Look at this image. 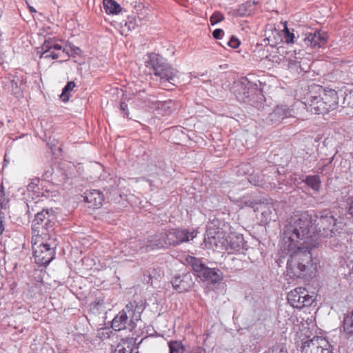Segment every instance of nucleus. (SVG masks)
I'll return each mask as SVG.
<instances>
[{
  "instance_id": "obj_6",
  "label": "nucleus",
  "mask_w": 353,
  "mask_h": 353,
  "mask_svg": "<svg viewBox=\"0 0 353 353\" xmlns=\"http://www.w3.org/2000/svg\"><path fill=\"white\" fill-rule=\"evenodd\" d=\"M185 261L203 281L216 283L222 279V274L219 270L207 267L199 259L188 256L185 258Z\"/></svg>"
},
{
  "instance_id": "obj_38",
  "label": "nucleus",
  "mask_w": 353,
  "mask_h": 353,
  "mask_svg": "<svg viewBox=\"0 0 353 353\" xmlns=\"http://www.w3.org/2000/svg\"><path fill=\"white\" fill-rule=\"evenodd\" d=\"M120 110L122 111L123 117L124 118H128V117H129L128 107V104L125 102H124V101L121 102Z\"/></svg>"
},
{
  "instance_id": "obj_8",
  "label": "nucleus",
  "mask_w": 353,
  "mask_h": 353,
  "mask_svg": "<svg viewBox=\"0 0 353 353\" xmlns=\"http://www.w3.org/2000/svg\"><path fill=\"white\" fill-rule=\"evenodd\" d=\"M288 301L293 307L301 309L312 305L314 301L312 296L302 287L296 288L288 294Z\"/></svg>"
},
{
  "instance_id": "obj_36",
  "label": "nucleus",
  "mask_w": 353,
  "mask_h": 353,
  "mask_svg": "<svg viewBox=\"0 0 353 353\" xmlns=\"http://www.w3.org/2000/svg\"><path fill=\"white\" fill-rule=\"evenodd\" d=\"M284 38L285 39L286 43H294V33L291 32L287 27H285L284 29Z\"/></svg>"
},
{
  "instance_id": "obj_17",
  "label": "nucleus",
  "mask_w": 353,
  "mask_h": 353,
  "mask_svg": "<svg viewBox=\"0 0 353 353\" xmlns=\"http://www.w3.org/2000/svg\"><path fill=\"white\" fill-rule=\"evenodd\" d=\"M172 283L174 290L182 293L189 291L193 287L194 281L192 274L185 273L175 276Z\"/></svg>"
},
{
  "instance_id": "obj_42",
  "label": "nucleus",
  "mask_w": 353,
  "mask_h": 353,
  "mask_svg": "<svg viewBox=\"0 0 353 353\" xmlns=\"http://www.w3.org/2000/svg\"><path fill=\"white\" fill-rule=\"evenodd\" d=\"M348 213L353 217V197L350 199L349 203Z\"/></svg>"
},
{
  "instance_id": "obj_40",
  "label": "nucleus",
  "mask_w": 353,
  "mask_h": 353,
  "mask_svg": "<svg viewBox=\"0 0 353 353\" xmlns=\"http://www.w3.org/2000/svg\"><path fill=\"white\" fill-rule=\"evenodd\" d=\"M321 218H327L330 217L331 219H333L334 221H336V219H334V216L331 214V212L328 210H324L321 216Z\"/></svg>"
},
{
  "instance_id": "obj_14",
  "label": "nucleus",
  "mask_w": 353,
  "mask_h": 353,
  "mask_svg": "<svg viewBox=\"0 0 353 353\" xmlns=\"http://www.w3.org/2000/svg\"><path fill=\"white\" fill-rule=\"evenodd\" d=\"M304 104L306 110L312 114H325L331 111L319 95L310 96Z\"/></svg>"
},
{
  "instance_id": "obj_34",
  "label": "nucleus",
  "mask_w": 353,
  "mask_h": 353,
  "mask_svg": "<svg viewBox=\"0 0 353 353\" xmlns=\"http://www.w3.org/2000/svg\"><path fill=\"white\" fill-rule=\"evenodd\" d=\"M224 19V15L221 12L216 11L210 17V21L211 25L214 26L220 21H222Z\"/></svg>"
},
{
  "instance_id": "obj_15",
  "label": "nucleus",
  "mask_w": 353,
  "mask_h": 353,
  "mask_svg": "<svg viewBox=\"0 0 353 353\" xmlns=\"http://www.w3.org/2000/svg\"><path fill=\"white\" fill-rule=\"evenodd\" d=\"M51 222H35L32 225V237H38L43 241H54L51 238L50 231L52 230Z\"/></svg>"
},
{
  "instance_id": "obj_20",
  "label": "nucleus",
  "mask_w": 353,
  "mask_h": 353,
  "mask_svg": "<svg viewBox=\"0 0 353 353\" xmlns=\"http://www.w3.org/2000/svg\"><path fill=\"white\" fill-rule=\"evenodd\" d=\"M20 79L17 76L8 74L2 79V84L4 90L13 95H18L21 93L19 86Z\"/></svg>"
},
{
  "instance_id": "obj_25",
  "label": "nucleus",
  "mask_w": 353,
  "mask_h": 353,
  "mask_svg": "<svg viewBox=\"0 0 353 353\" xmlns=\"http://www.w3.org/2000/svg\"><path fill=\"white\" fill-rule=\"evenodd\" d=\"M103 8L105 12L108 14H119L122 8L115 0H103Z\"/></svg>"
},
{
  "instance_id": "obj_3",
  "label": "nucleus",
  "mask_w": 353,
  "mask_h": 353,
  "mask_svg": "<svg viewBox=\"0 0 353 353\" xmlns=\"http://www.w3.org/2000/svg\"><path fill=\"white\" fill-rule=\"evenodd\" d=\"M143 311L141 305L136 301L130 302L113 319L112 327L116 331L128 329L132 330L137 322L140 320L141 314Z\"/></svg>"
},
{
  "instance_id": "obj_33",
  "label": "nucleus",
  "mask_w": 353,
  "mask_h": 353,
  "mask_svg": "<svg viewBox=\"0 0 353 353\" xmlns=\"http://www.w3.org/2000/svg\"><path fill=\"white\" fill-rule=\"evenodd\" d=\"M42 53L41 55V58L44 59H57L59 57L60 53L56 52L54 50L48 49L46 50V49H41Z\"/></svg>"
},
{
  "instance_id": "obj_24",
  "label": "nucleus",
  "mask_w": 353,
  "mask_h": 353,
  "mask_svg": "<svg viewBox=\"0 0 353 353\" xmlns=\"http://www.w3.org/2000/svg\"><path fill=\"white\" fill-rule=\"evenodd\" d=\"M268 178L265 179V175L262 174H251L248 178V181L250 183L255 186L261 187L265 190L272 187L270 182L268 181Z\"/></svg>"
},
{
  "instance_id": "obj_26",
  "label": "nucleus",
  "mask_w": 353,
  "mask_h": 353,
  "mask_svg": "<svg viewBox=\"0 0 353 353\" xmlns=\"http://www.w3.org/2000/svg\"><path fill=\"white\" fill-rule=\"evenodd\" d=\"M307 185L316 192H319L321 187V179L318 175H308L303 180Z\"/></svg>"
},
{
  "instance_id": "obj_32",
  "label": "nucleus",
  "mask_w": 353,
  "mask_h": 353,
  "mask_svg": "<svg viewBox=\"0 0 353 353\" xmlns=\"http://www.w3.org/2000/svg\"><path fill=\"white\" fill-rule=\"evenodd\" d=\"M113 353H134V352L128 343L122 342L117 345Z\"/></svg>"
},
{
  "instance_id": "obj_49",
  "label": "nucleus",
  "mask_w": 353,
  "mask_h": 353,
  "mask_svg": "<svg viewBox=\"0 0 353 353\" xmlns=\"http://www.w3.org/2000/svg\"><path fill=\"white\" fill-rule=\"evenodd\" d=\"M31 10L32 12H35V10H34V9H33V8H31V10Z\"/></svg>"
},
{
  "instance_id": "obj_11",
  "label": "nucleus",
  "mask_w": 353,
  "mask_h": 353,
  "mask_svg": "<svg viewBox=\"0 0 353 353\" xmlns=\"http://www.w3.org/2000/svg\"><path fill=\"white\" fill-rule=\"evenodd\" d=\"M328 39L327 32L316 30L313 32H307L305 34L303 41L307 46L314 48L324 47Z\"/></svg>"
},
{
  "instance_id": "obj_47",
  "label": "nucleus",
  "mask_w": 353,
  "mask_h": 353,
  "mask_svg": "<svg viewBox=\"0 0 353 353\" xmlns=\"http://www.w3.org/2000/svg\"><path fill=\"white\" fill-rule=\"evenodd\" d=\"M303 218L305 219L304 221H307V218L303 217V214H301V217H299L296 221H303Z\"/></svg>"
},
{
  "instance_id": "obj_2",
  "label": "nucleus",
  "mask_w": 353,
  "mask_h": 353,
  "mask_svg": "<svg viewBox=\"0 0 353 353\" xmlns=\"http://www.w3.org/2000/svg\"><path fill=\"white\" fill-rule=\"evenodd\" d=\"M209 222L204 243L208 248L217 252L234 253L243 249L245 241L242 234L234 231L239 226L238 222Z\"/></svg>"
},
{
  "instance_id": "obj_27",
  "label": "nucleus",
  "mask_w": 353,
  "mask_h": 353,
  "mask_svg": "<svg viewBox=\"0 0 353 353\" xmlns=\"http://www.w3.org/2000/svg\"><path fill=\"white\" fill-rule=\"evenodd\" d=\"M41 49H46V50L52 49L55 52L58 51L59 53L61 52L63 53L65 52V50L63 48L60 44L57 43L54 38H48L46 39L41 46Z\"/></svg>"
},
{
  "instance_id": "obj_19",
  "label": "nucleus",
  "mask_w": 353,
  "mask_h": 353,
  "mask_svg": "<svg viewBox=\"0 0 353 353\" xmlns=\"http://www.w3.org/2000/svg\"><path fill=\"white\" fill-rule=\"evenodd\" d=\"M323 345L329 346L328 342L319 336L313 337L303 343L301 353H320Z\"/></svg>"
},
{
  "instance_id": "obj_22",
  "label": "nucleus",
  "mask_w": 353,
  "mask_h": 353,
  "mask_svg": "<svg viewBox=\"0 0 353 353\" xmlns=\"http://www.w3.org/2000/svg\"><path fill=\"white\" fill-rule=\"evenodd\" d=\"M169 245L166 243V237L164 234H156L145 239L146 252L154 249H159Z\"/></svg>"
},
{
  "instance_id": "obj_7",
  "label": "nucleus",
  "mask_w": 353,
  "mask_h": 353,
  "mask_svg": "<svg viewBox=\"0 0 353 353\" xmlns=\"http://www.w3.org/2000/svg\"><path fill=\"white\" fill-rule=\"evenodd\" d=\"M234 93L236 99L244 103H248L257 109L263 107L261 101L263 96L258 94L254 88L248 87L244 82L238 83L234 88Z\"/></svg>"
},
{
  "instance_id": "obj_43",
  "label": "nucleus",
  "mask_w": 353,
  "mask_h": 353,
  "mask_svg": "<svg viewBox=\"0 0 353 353\" xmlns=\"http://www.w3.org/2000/svg\"><path fill=\"white\" fill-rule=\"evenodd\" d=\"M187 353H205V350L201 347H199L196 350L190 351Z\"/></svg>"
},
{
  "instance_id": "obj_48",
  "label": "nucleus",
  "mask_w": 353,
  "mask_h": 353,
  "mask_svg": "<svg viewBox=\"0 0 353 353\" xmlns=\"http://www.w3.org/2000/svg\"><path fill=\"white\" fill-rule=\"evenodd\" d=\"M325 165H323L322 167L319 168V173H323V172L324 171V168H325Z\"/></svg>"
},
{
  "instance_id": "obj_37",
  "label": "nucleus",
  "mask_w": 353,
  "mask_h": 353,
  "mask_svg": "<svg viewBox=\"0 0 353 353\" xmlns=\"http://www.w3.org/2000/svg\"><path fill=\"white\" fill-rule=\"evenodd\" d=\"M227 45L232 48H237L240 45V41L237 38L232 36L227 42Z\"/></svg>"
},
{
  "instance_id": "obj_45",
  "label": "nucleus",
  "mask_w": 353,
  "mask_h": 353,
  "mask_svg": "<svg viewBox=\"0 0 353 353\" xmlns=\"http://www.w3.org/2000/svg\"><path fill=\"white\" fill-rule=\"evenodd\" d=\"M0 58L2 60V61L3 62L4 61V59L6 58V56L5 54V52L1 54L0 55Z\"/></svg>"
},
{
  "instance_id": "obj_16",
  "label": "nucleus",
  "mask_w": 353,
  "mask_h": 353,
  "mask_svg": "<svg viewBox=\"0 0 353 353\" xmlns=\"http://www.w3.org/2000/svg\"><path fill=\"white\" fill-rule=\"evenodd\" d=\"M121 250L125 255H133L139 251L146 252L145 239H130L121 244Z\"/></svg>"
},
{
  "instance_id": "obj_31",
  "label": "nucleus",
  "mask_w": 353,
  "mask_h": 353,
  "mask_svg": "<svg viewBox=\"0 0 353 353\" xmlns=\"http://www.w3.org/2000/svg\"><path fill=\"white\" fill-rule=\"evenodd\" d=\"M343 330L349 334H353V312L344 319Z\"/></svg>"
},
{
  "instance_id": "obj_46",
  "label": "nucleus",
  "mask_w": 353,
  "mask_h": 353,
  "mask_svg": "<svg viewBox=\"0 0 353 353\" xmlns=\"http://www.w3.org/2000/svg\"><path fill=\"white\" fill-rule=\"evenodd\" d=\"M51 175H52V172L49 170L48 171H46V173H45V176L47 178H48Z\"/></svg>"
},
{
  "instance_id": "obj_41",
  "label": "nucleus",
  "mask_w": 353,
  "mask_h": 353,
  "mask_svg": "<svg viewBox=\"0 0 353 353\" xmlns=\"http://www.w3.org/2000/svg\"><path fill=\"white\" fill-rule=\"evenodd\" d=\"M320 353H333L330 345L329 346L323 345Z\"/></svg>"
},
{
  "instance_id": "obj_13",
  "label": "nucleus",
  "mask_w": 353,
  "mask_h": 353,
  "mask_svg": "<svg viewBox=\"0 0 353 353\" xmlns=\"http://www.w3.org/2000/svg\"><path fill=\"white\" fill-rule=\"evenodd\" d=\"M318 92L319 96L325 103V105H327L330 110H334L337 108L339 97L335 90L318 86Z\"/></svg>"
},
{
  "instance_id": "obj_28",
  "label": "nucleus",
  "mask_w": 353,
  "mask_h": 353,
  "mask_svg": "<svg viewBox=\"0 0 353 353\" xmlns=\"http://www.w3.org/2000/svg\"><path fill=\"white\" fill-rule=\"evenodd\" d=\"M53 213H54V211L52 210H48V209L43 210L41 212H38L35 214L34 221H44V220L52 221V219H53L54 218Z\"/></svg>"
},
{
  "instance_id": "obj_21",
  "label": "nucleus",
  "mask_w": 353,
  "mask_h": 353,
  "mask_svg": "<svg viewBox=\"0 0 353 353\" xmlns=\"http://www.w3.org/2000/svg\"><path fill=\"white\" fill-rule=\"evenodd\" d=\"M83 198L84 201L88 204V208H99L103 201V194L97 190L85 192Z\"/></svg>"
},
{
  "instance_id": "obj_10",
  "label": "nucleus",
  "mask_w": 353,
  "mask_h": 353,
  "mask_svg": "<svg viewBox=\"0 0 353 353\" xmlns=\"http://www.w3.org/2000/svg\"><path fill=\"white\" fill-rule=\"evenodd\" d=\"M294 113L292 108L287 105H278L266 117V122L269 124L277 123L284 119L293 117Z\"/></svg>"
},
{
  "instance_id": "obj_30",
  "label": "nucleus",
  "mask_w": 353,
  "mask_h": 353,
  "mask_svg": "<svg viewBox=\"0 0 353 353\" xmlns=\"http://www.w3.org/2000/svg\"><path fill=\"white\" fill-rule=\"evenodd\" d=\"M170 349L169 353H183L184 351L183 345L181 341H170L168 343Z\"/></svg>"
},
{
  "instance_id": "obj_35",
  "label": "nucleus",
  "mask_w": 353,
  "mask_h": 353,
  "mask_svg": "<svg viewBox=\"0 0 353 353\" xmlns=\"http://www.w3.org/2000/svg\"><path fill=\"white\" fill-rule=\"evenodd\" d=\"M248 7H251V4L250 2H247L245 3L240 5L237 10L238 14L240 16H246L250 14L251 12V10H248Z\"/></svg>"
},
{
  "instance_id": "obj_29",
  "label": "nucleus",
  "mask_w": 353,
  "mask_h": 353,
  "mask_svg": "<svg viewBox=\"0 0 353 353\" xmlns=\"http://www.w3.org/2000/svg\"><path fill=\"white\" fill-rule=\"evenodd\" d=\"M75 87V83L74 81H69L65 85V86L63 88L62 90V93L60 95V97L63 102L68 101L70 99V92L74 89Z\"/></svg>"
},
{
  "instance_id": "obj_1",
  "label": "nucleus",
  "mask_w": 353,
  "mask_h": 353,
  "mask_svg": "<svg viewBox=\"0 0 353 353\" xmlns=\"http://www.w3.org/2000/svg\"><path fill=\"white\" fill-rule=\"evenodd\" d=\"M316 236H332V230H317L316 222H288L283 231V250L290 254L287 263L290 276L303 278L311 276L316 266L312 261L310 250L316 246Z\"/></svg>"
},
{
  "instance_id": "obj_12",
  "label": "nucleus",
  "mask_w": 353,
  "mask_h": 353,
  "mask_svg": "<svg viewBox=\"0 0 353 353\" xmlns=\"http://www.w3.org/2000/svg\"><path fill=\"white\" fill-rule=\"evenodd\" d=\"M245 204L253 208V211L256 213V218L257 219L260 221L272 220L270 217L272 214L271 208L268 203H265L261 201L248 200L245 201Z\"/></svg>"
},
{
  "instance_id": "obj_4",
  "label": "nucleus",
  "mask_w": 353,
  "mask_h": 353,
  "mask_svg": "<svg viewBox=\"0 0 353 353\" xmlns=\"http://www.w3.org/2000/svg\"><path fill=\"white\" fill-rule=\"evenodd\" d=\"M145 66L152 70L154 74L160 78L161 83L168 82L174 84L177 79V70L165 63L164 59L157 54L149 56Z\"/></svg>"
},
{
  "instance_id": "obj_18",
  "label": "nucleus",
  "mask_w": 353,
  "mask_h": 353,
  "mask_svg": "<svg viewBox=\"0 0 353 353\" xmlns=\"http://www.w3.org/2000/svg\"><path fill=\"white\" fill-rule=\"evenodd\" d=\"M323 345L329 346L328 342L319 336L313 337L303 343L301 353H320Z\"/></svg>"
},
{
  "instance_id": "obj_23",
  "label": "nucleus",
  "mask_w": 353,
  "mask_h": 353,
  "mask_svg": "<svg viewBox=\"0 0 353 353\" xmlns=\"http://www.w3.org/2000/svg\"><path fill=\"white\" fill-rule=\"evenodd\" d=\"M10 205V199L8 195H6L4 186L1 183L0 185V221L8 219L6 214L9 212Z\"/></svg>"
},
{
  "instance_id": "obj_5",
  "label": "nucleus",
  "mask_w": 353,
  "mask_h": 353,
  "mask_svg": "<svg viewBox=\"0 0 353 353\" xmlns=\"http://www.w3.org/2000/svg\"><path fill=\"white\" fill-rule=\"evenodd\" d=\"M57 244L54 241H43L38 237L32 238V249L36 263L48 265L55 257Z\"/></svg>"
},
{
  "instance_id": "obj_39",
  "label": "nucleus",
  "mask_w": 353,
  "mask_h": 353,
  "mask_svg": "<svg viewBox=\"0 0 353 353\" xmlns=\"http://www.w3.org/2000/svg\"><path fill=\"white\" fill-rule=\"evenodd\" d=\"M212 35L215 39H221L224 36V31L221 28L216 29L213 31Z\"/></svg>"
},
{
  "instance_id": "obj_44",
  "label": "nucleus",
  "mask_w": 353,
  "mask_h": 353,
  "mask_svg": "<svg viewBox=\"0 0 353 353\" xmlns=\"http://www.w3.org/2000/svg\"><path fill=\"white\" fill-rule=\"evenodd\" d=\"M4 225H3V222H0V235L4 231Z\"/></svg>"
},
{
  "instance_id": "obj_9",
  "label": "nucleus",
  "mask_w": 353,
  "mask_h": 353,
  "mask_svg": "<svg viewBox=\"0 0 353 353\" xmlns=\"http://www.w3.org/2000/svg\"><path fill=\"white\" fill-rule=\"evenodd\" d=\"M165 236L169 245H175L192 240L196 236V231L185 228L171 229L165 233Z\"/></svg>"
}]
</instances>
